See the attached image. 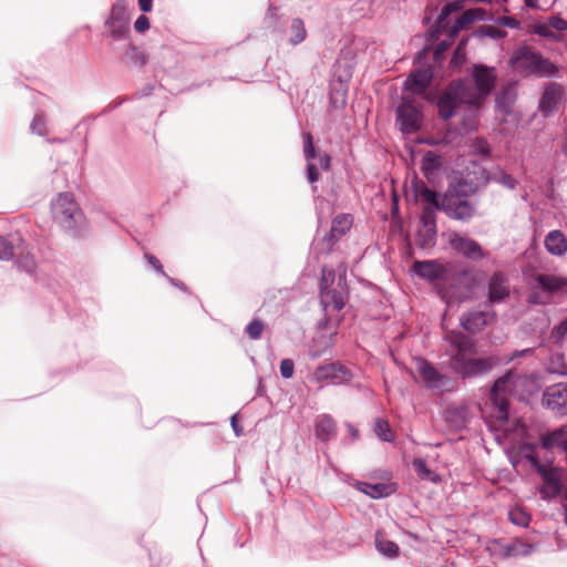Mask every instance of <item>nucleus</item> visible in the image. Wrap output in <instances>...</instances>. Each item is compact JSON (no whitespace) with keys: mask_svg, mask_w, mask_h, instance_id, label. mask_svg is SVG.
Segmentation results:
<instances>
[{"mask_svg":"<svg viewBox=\"0 0 567 567\" xmlns=\"http://www.w3.org/2000/svg\"><path fill=\"white\" fill-rule=\"evenodd\" d=\"M494 68L474 65L472 80H458L450 83L437 102L440 116L451 118L458 106L468 104L477 106L491 93L495 85Z\"/></svg>","mask_w":567,"mask_h":567,"instance_id":"f257e3e1","label":"nucleus"},{"mask_svg":"<svg viewBox=\"0 0 567 567\" xmlns=\"http://www.w3.org/2000/svg\"><path fill=\"white\" fill-rule=\"evenodd\" d=\"M445 341L449 343L445 349L449 357L447 367L462 379L484 375L498 363L496 357L474 358L476 342L460 331L449 332Z\"/></svg>","mask_w":567,"mask_h":567,"instance_id":"f03ea898","label":"nucleus"},{"mask_svg":"<svg viewBox=\"0 0 567 567\" xmlns=\"http://www.w3.org/2000/svg\"><path fill=\"white\" fill-rule=\"evenodd\" d=\"M463 8V0L447 2L426 35H457L460 32L468 31L474 22L486 18V11L482 8L468 9L458 14Z\"/></svg>","mask_w":567,"mask_h":567,"instance_id":"7ed1b4c3","label":"nucleus"},{"mask_svg":"<svg viewBox=\"0 0 567 567\" xmlns=\"http://www.w3.org/2000/svg\"><path fill=\"white\" fill-rule=\"evenodd\" d=\"M53 220L71 235H78L84 225V216L71 193H60L51 202Z\"/></svg>","mask_w":567,"mask_h":567,"instance_id":"20e7f679","label":"nucleus"},{"mask_svg":"<svg viewBox=\"0 0 567 567\" xmlns=\"http://www.w3.org/2000/svg\"><path fill=\"white\" fill-rule=\"evenodd\" d=\"M511 64L515 71L522 74H533L539 78H551L558 71L554 63L526 47L514 53Z\"/></svg>","mask_w":567,"mask_h":567,"instance_id":"39448f33","label":"nucleus"},{"mask_svg":"<svg viewBox=\"0 0 567 567\" xmlns=\"http://www.w3.org/2000/svg\"><path fill=\"white\" fill-rule=\"evenodd\" d=\"M533 287L528 296V302L533 305H546L550 301L553 293L567 286V279L547 274L533 276Z\"/></svg>","mask_w":567,"mask_h":567,"instance_id":"423d86ee","label":"nucleus"},{"mask_svg":"<svg viewBox=\"0 0 567 567\" xmlns=\"http://www.w3.org/2000/svg\"><path fill=\"white\" fill-rule=\"evenodd\" d=\"M522 381L520 375L509 371L494 382L491 389L489 399L496 408V417L505 421L508 417V400L506 393Z\"/></svg>","mask_w":567,"mask_h":567,"instance_id":"0eeeda50","label":"nucleus"},{"mask_svg":"<svg viewBox=\"0 0 567 567\" xmlns=\"http://www.w3.org/2000/svg\"><path fill=\"white\" fill-rule=\"evenodd\" d=\"M415 370L419 374V379L429 390L447 392L453 389L452 379L439 371L427 360L417 358L415 360Z\"/></svg>","mask_w":567,"mask_h":567,"instance_id":"6e6552de","label":"nucleus"},{"mask_svg":"<svg viewBox=\"0 0 567 567\" xmlns=\"http://www.w3.org/2000/svg\"><path fill=\"white\" fill-rule=\"evenodd\" d=\"M533 468L537 471L543 480V486L540 494L544 498H550L560 493V475L558 468L551 464H543L534 454H527L525 456Z\"/></svg>","mask_w":567,"mask_h":567,"instance_id":"1a4fd4ad","label":"nucleus"},{"mask_svg":"<svg viewBox=\"0 0 567 567\" xmlns=\"http://www.w3.org/2000/svg\"><path fill=\"white\" fill-rule=\"evenodd\" d=\"M303 154L307 161V178L309 183L313 184L319 179L318 167L322 171H328L331 158L327 153L317 154L310 133L303 135Z\"/></svg>","mask_w":567,"mask_h":567,"instance_id":"9d476101","label":"nucleus"},{"mask_svg":"<svg viewBox=\"0 0 567 567\" xmlns=\"http://www.w3.org/2000/svg\"><path fill=\"white\" fill-rule=\"evenodd\" d=\"M422 124V113L410 102H403L396 109V125L405 134L415 133Z\"/></svg>","mask_w":567,"mask_h":567,"instance_id":"9b49d317","label":"nucleus"},{"mask_svg":"<svg viewBox=\"0 0 567 567\" xmlns=\"http://www.w3.org/2000/svg\"><path fill=\"white\" fill-rule=\"evenodd\" d=\"M543 404L558 415H567V383H556L546 388Z\"/></svg>","mask_w":567,"mask_h":567,"instance_id":"f8f14e48","label":"nucleus"},{"mask_svg":"<svg viewBox=\"0 0 567 567\" xmlns=\"http://www.w3.org/2000/svg\"><path fill=\"white\" fill-rule=\"evenodd\" d=\"M494 555L503 558L527 556L534 550V546L519 538H514L508 542L495 540L489 547Z\"/></svg>","mask_w":567,"mask_h":567,"instance_id":"ddd939ff","label":"nucleus"},{"mask_svg":"<svg viewBox=\"0 0 567 567\" xmlns=\"http://www.w3.org/2000/svg\"><path fill=\"white\" fill-rule=\"evenodd\" d=\"M442 210L453 219L468 220L474 216L475 207L467 199L449 195L442 199Z\"/></svg>","mask_w":567,"mask_h":567,"instance_id":"4468645a","label":"nucleus"},{"mask_svg":"<svg viewBox=\"0 0 567 567\" xmlns=\"http://www.w3.org/2000/svg\"><path fill=\"white\" fill-rule=\"evenodd\" d=\"M106 25L111 35H125L130 32V18L124 0H116L112 6Z\"/></svg>","mask_w":567,"mask_h":567,"instance_id":"2eb2a0df","label":"nucleus"},{"mask_svg":"<svg viewBox=\"0 0 567 567\" xmlns=\"http://www.w3.org/2000/svg\"><path fill=\"white\" fill-rule=\"evenodd\" d=\"M449 243L454 250L468 259L481 260L486 256L481 245L465 235L452 233Z\"/></svg>","mask_w":567,"mask_h":567,"instance_id":"dca6fc26","label":"nucleus"},{"mask_svg":"<svg viewBox=\"0 0 567 567\" xmlns=\"http://www.w3.org/2000/svg\"><path fill=\"white\" fill-rule=\"evenodd\" d=\"M494 312L472 310L461 316V326L470 333H477L494 319Z\"/></svg>","mask_w":567,"mask_h":567,"instance_id":"f3484780","label":"nucleus"},{"mask_svg":"<svg viewBox=\"0 0 567 567\" xmlns=\"http://www.w3.org/2000/svg\"><path fill=\"white\" fill-rule=\"evenodd\" d=\"M487 290V297L491 303L504 301L509 296L508 279L501 271L494 272L488 279Z\"/></svg>","mask_w":567,"mask_h":567,"instance_id":"a211bd4d","label":"nucleus"},{"mask_svg":"<svg viewBox=\"0 0 567 567\" xmlns=\"http://www.w3.org/2000/svg\"><path fill=\"white\" fill-rule=\"evenodd\" d=\"M563 99V87L557 83H549L539 101V110L544 116L550 115L557 110Z\"/></svg>","mask_w":567,"mask_h":567,"instance_id":"6ab92c4d","label":"nucleus"},{"mask_svg":"<svg viewBox=\"0 0 567 567\" xmlns=\"http://www.w3.org/2000/svg\"><path fill=\"white\" fill-rule=\"evenodd\" d=\"M413 270L427 280L443 279L446 276L445 267L436 260H416L413 264Z\"/></svg>","mask_w":567,"mask_h":567,"instance_id":"aec40b11","label":"nucleus"},{"mask_svg":"<svg viewBox=\"0 0 567 567\" xmlns=\"http://www.w3.org/2000/svg\"><path fill=\"white\" fill-rule=\"evenodd\" d=\"M432 80V74L429 70H417L412 72L404 82L405 90L413 94H422Z\"/></svg>","mask_w":567,"mask_h":567,"instance_id":"412c9836","label":"nucleus"},{"mask_svg":"<svg viewBox=\"0 0 567 567\" xmlns=\"http://www.w3.org/2000/svg\"><path fill=\"white\" fill-rule=\"evenodd\" d=\"M348 375V370L342 365L330 363L319 367L315 377L318 381H329L331 383H339Z\"/></svg>","mask_w":567,"mask_h":567,"instance_id":"4be33fe9","label":"nucleus"},{"mask_svg":"<svg viewBox=\"0 0 567 567\" xmlns=\"http://www.w3.org/2000/svg\"><path fill=\"white\" fill-rule=\"evenodd\" d=\"M320 299L326 310L333 309L339 311L346 305V298L342 291H338L326 286H321Z\"/></svg>","mask_w":567,"mask_h":567,"instance_id":"5701e85b","label":"nucleus"},{"mask_svg":"<svg viewBox=\"0 0 567 567\" xmlns=\"http://www.w3.org/2000/svg\"><path fill=\"white\" fill-rule=\"evenodd\" d=\"M352 223H353V219H352L351 215H348V214L338 215L332 220L331 229L324 239L328 240L329 243L333 244L336 240L341 238L348 230H350Z\"/></svg>","mask_w":567,"mask_h":567,"instance_id":"b1692460","label":"nucleus"},{"mask_svg":"<svg viewBox=\"0 0 567 567\" xmlns=\"http://www.w3.org/2000/svg\"><path fill=\"white\" fill-rule=\"evenodd\" d=\"M442 167L441 156L434 151H427L423 155L421 171L427 181H433Z\"/></svg>","mask_w":567,"mask_h":567,"instance_id":"393cba45","label":"nucleus"},{"mask_svg":"<svg viewBox=\"0 0 567 567\" xmlns=\"http://www.w3.org/2000/svg\"><path fill=\"white\" fill-rule=\"evenodd\" d=\"M542 446L545 450L557 447L567 452V427H560L543 435Z\"/></svg>","mask_w":567,"mask_h":567,"instance_id":"a878e982","label":"nucleus"},{"mask_svg":"<svg viewBox=\"0 0 567 567\" xmlns=\"http://www.w3.org/2000/svg\"><path fill=\"white\" fill-rule=\"evenodd\" d=\"M546 249L555 256H563L567 251V239L560 230H551L545 238Z\"/></svg>","mask_w":567,"mask_h":567,"instance_id":"bb28decb","label":"nucleus"},{"mask_svg":"<svg viewBox=\"0 0 567 567\" xmlns=\"http://www.w3.org/2000/svg\"><path fill=\"white\" fill-rule=\"evenodd\" d=\"M535 35H554L553 30L567 31V20L560 17H551L547 22H536L533 25Z\"/></svg>","mask_w":567,"mask_h":567,"instance_id":"cd10ccee","label":"nucleus"},{"mask_svg":"<svg viewBox=\"0 0 567 567\" xmlns=\"http://www.w3.org/2000/svg\"><path fill=\"white\" fill-rule=\"evenodd\" d=\"M355 486L358 491L374 499L386 497L393 492L392 486L384 483L370 484L367 482H358Z\"/></svg>","mask_w":567,"mask_h":567,"instance_id":"c85d7f7f","label":"nucleus"},{"mask_svg":"<svg viewBox=\"0 0 567 567\" xmlns=\"http://www.w3.org/2000/svg\"><path fill=\"white\" fill-rule=\"evenodd\" d=\"M316 435L322 442H328L336 435V422L330 415L319 417L316 423Z\"/></svg>","mask_w":567,"mask_h":567,"instance_id":"c756f323","label":"nucleus"},{"mask_svg":"<svg viewBox=\"0 0 567 567\" xmlns=\"http://www.w3.org/2000/svg\"><path fill=\"white\" fill-rule=\"evenodd\" d=\"M125 48V52L122 56L125 63L138 66H143L146 63L148 55L142 49L131 43H126Z\"/></svg>","mask_w":567,"mask_h":567,"instance_id":"7c9ffc66","label":"nucleus"},{"mask_svg":"<svg viewBox=\"0 0 567 567\" xmlns=\"http://www.w3.org/2000/svg\"><path fill=\"white\" fill-rule=\"evenodd\" d=\"M415 196L417 199L427 204L425 207L442 209V200L439 199L437 193L425 187L423 184L415 186Z\"/></svg>","mask_w":567,"mask_h":567,"instance_id":"2f4dec72","label":"nucleus"},{"mask_svg":"<svg viewBox=\"0 0 567 567\" xmlns=\"http://www.w3.org/2000/svg\"><path fill=\"white\" fill-rule=\"evenodd\" d=\"M375 547L381 555L388 558H395L399 555V546L394 542L385 539L380 530L375 533Z\"/></svg>","mask_w":567,"mask_h":567,"instance_id":"473e14b6","label":"nucleus"},{"mask_svg":"<svg viewBox=\"0 0 567 567\" xmlns=\"http://www.w3.org/2000/svg\"><path fill=\"white\" fill-rule=\"evenodd\" d=\"M22 243L20 238L10 240L7 237L0 236V259L11 260L17 255Z\"/></svg>","mask_w":567,"mask_h":567,"instance_id":"72a5a7b5","label":"nucleus"},{"mask_svg":"<svg viewBox=\"0 0 567 567\" xmlns=\"http://www.w3.org/2000/svg\"><path fill=\"white\" fill-rule=\"evenodd\" d=\"M30 131L39 136H45L48 130V116L43 111H37L31 123Z\"/></svg>","mask_w":567,"mask_h":567,"instance_id":"f704fd0d","label":"nucleus"},{"mask_svg":"<svg viewBox=\"0 0 567 567\" xmlns=\"http://www.w3.org/2000/svg\"><path fill=\"white\" fill-rule=\"evenodd\" d=\"M460 286H462L463 288H458L454 295L458 298V299H465L468 297V295L471 293L472 291V288H473V284H472V278H471V275L470 272L467 271H461L460 274H457L456 278L454 279Z\"/></svg>","mask_w":567,"mask_h":567,"instance_id":"c9c22d12","label":"nucleus"},{"mask_svg":"<svg viewBox=\"0 0 567 567\" xmlns=\"http://www.w3.org/2000/svg\"><path fill=\"white\" fill-rule=\"evenodd\" d=\"M436 241V227L421 226L417 230V243L422 248L433 247Z\"/></svg>","mask_w":567,"mask_h":567,"instance_id":"e433bc0d","label":"nucleus"},{"mask_svg":"<svg viewBox=\"0 0 567 567\" xmlns=\"http://www.w3.org/2000/svg\"><path fill=\"white\" fill-rule=\"evenodd\" d=\"M491 181L501 184L502 186L514 189L517 185V181L509 174H507L504 169L497 168L495 169L489 177Z\"/></svg>","mask_w":567,"mask_h":567,"instance_id":"4c0bfd02","label":"nucleus"},{"mask_svg":"<svg viewBox=\"0 0 567 567\" xmlns=\"http://www.w3.org/2000/svg\"><path fill=\"white\" fill-rule=\"evenodd\" d=\"M14 257H17V264L19 268L23 269L29 274L34 272L37 264L33 256L29 254L24 255L23 249L20 247Z\"/></svg>","mask_w":567,"mask_h":567,"instance_id":"58836bf2","label":"nucleus"},{"mask_svg":"<svg viewBox=\"0 0 567 567\" xmlns=\"http://www.w3.org/2000/svg\"><path fill=\"white\" fill-rule=\"evenodd\" d=\"M374 432L377 436L384 442H392L394 440L393 432L390 424L382 419H378L374 423Z\"/></svg>","mask_w":567,"mask_h":567,"instance_id":"ea45409f","label":"nucleus"},{"mask_svg":"<svg viewBox=\"0 0 567 567\" xmlns=\"http://www.w3.org/2000/svg\"><path fill=\"white\" fill-rule=\"evenodd\" d=\"M468 38H462L461 42L457 44L456 49L453 52L451 64L455 68L461 66L466 59L465 49L467 45Z\"/></svg>","mask_w":567,"mask_h":567,"instance_id":"a19ab883","label":"nucleus"},{"mask_svg":"<svg viewBox=\"0 0 567 567\" xmlns=\"http://www.w3.org/2000/svg\"><path fill=\"white\" fill-rule=\"evenodd\" d=\"M264 329H265L264 322L259 319H254L246 327V333L249 336L250 339L258 340L261 338Z\"/></svg>","mask_w":567,"mask_h":567,"instance_id":"79ce46f5","label":"nucleus"},{"mask_svg":"<svg viewBox=\"0 0 567 567\" xmlns=\"http://www.w3.org/2000/svg\"><path fill=\"white\" fill-rule=\"evenodd\" d=\"M509 519L517 526H527L529 523V516L524 511L514 508L509 513Z\"/></svg>","mask_w":567,"mask_h":567,"instance_id":"37998d69","label":"nucleus"},{"mask_svg":"<svg viewBox=\"0 0 567 567\" xmlns=\"http://www.w3.org/2000/svg\"><path fill=\"white\" fill-rule=\"evenodd\" d=\"M435 210H436V208H433V207H424L423 208L421 219H420L421 226L436 227Z\"/></svg>","mask_w":567,"mask_h":567,"instance_id":"c03bdc74","label":"nucleus"},{"mask_svg":"<svg viewBox=\"0 0 567 567\" xmlns=\"http://www.w3.org/2000/svg\"><path fill=\"white\" fill-rule=\"evenodd\" d=\"M567 336V317L551 330V338L556 342H561Z\"/></svg>","mask_w":567,"mask_h":567,"instance_id":"a18cd8bd","label":"nucleus"},{"mask_svg":"<svg viewBox=\"0 0 567 567\" xmlns=\"http://www.w3.org/2000/svg\"><path fill=\"white\" fill-rule=\"evenodd\" d=\"M412 465H413L414 470L416 471V473L422 478H429L430 477L431 470L429 468L426 462L423 458H414L413 462H412Z\"/></svg>","mask_w":567,"mask_h":567,"instance_id":"49530a36","label":"nucleus"},{"mask_svg":"<svg viewBox=\"0 0 567 567\" xmlns=\"http://www.w3.org/2000/svg\"><path fill=\"white\" fill-rule=\"evenodd\" d=\"M295 364L290 359H284L280 362V373L285 379H289L293 375Z\"/></svg>","mask_w":567,"mask_h":567,"instance_id":"de8ad7c7","label":"nucleus"},{"mask_svg":"<svg viewBox=\"0 0 567 567\" xmlns=\"http://www.w3.org/2000/svg\"><path fill=\"white\" fill-rule=\"evenodd\" d=\"M134 29L137 33H143L150 29V20L146 16H140L135 23Z\"/></svg>","mask_w":567,"mask_h":567,"instance_id":"09e8293b","label":"nucleus"},{"mask_svg":"<svg viewBox=\"0 0 567 567\" xmlns=\"http://www.w3.org/2000/svg\"><path fill=\"white\" fill-rule=\"evenodd\" d=\"M145 258L158 274H161L164 277H167L166 272L163 269V266L155 256L151 254H145Z\"/></svg>","mask_w":567,"mask_h":567,"instance_id":"8fccbe9b","label":"nucleus"},{"mask_svg":"<svg viewBox=\"0 0 567 567\" xmlns=\"http://www.w3.org/2000/svg\"><path fill=\"white\" fill-rule=\"evenodd\" d=\"M472 35H503L497 29L493 27H482L478 30L474 31Z\"/></svg>","mask_w":567,"mask_h":567,"instance_id":"3c124183","label":"nucleus"},{"mask_svg":"<svg viewBox=\"0 0 567 567\" xmlns=\"http://www.w3.org/2000/svg\"><path fill=\"white\" fill-rule=\"evenodd\" d=\"M497 23L502 27L517 28L518 21L512 17H501L497 19Z\"/></svg>","mask_w":567,"mask_h":567,"instance_id":"603ef678","label":"nucleus"},{"mask_svg":"<svg viewBox=\"0 0 567 567\" xmlns=\"http://www.w3.org/2000/svg\"><path fill=\"white\" fill-rule=\"evenodd\" d=\"M451 47L450 41H443L434 51V60L440 61L441 55L445 50H447Z\"/></svg>","mask_w":567,"mask_h":567,"instance_id":"864d4df0","label":"nucleus"},{"mask_svg":"<svg viewBox=\"0 0 567 567\" xmlns=\"http://www.w3.org/2000/svg\"><path fill=\"white\" fill-rule=\"evenodd\" d=\"M475 147L477 152L481 153L482 155H487L489 153V147L487 143H485L484 141H478Z\"/></svg>","mask_w":567,"mask_h":567,"instance_id":"5fc2aeb1","label":"nucleus"},{"mask_svg":"<svg viewBox=\"0 0 567 567\" xmlns=\"http://www.w3.org/2000/svg\"><path fill=\"white\" fill-rule=\"evenodd\" d=\"M532 352H533L532 349L516 350L512 353V355L507 359V361H512L518 357L532 354Z\"/></svg>","mask_w":567,"mask_h":567,"instance_id":"6e6d98bb","label":"nucleus"},{"mask_svg":"<svg viewBox=\"0 0 567 567\" xmlns=\"http://www.w3.org/2000/svg\"><path fill=\"white\" fill-rule=\"evenodd\" d=\"M138 6L143 12H148L152 10L153 0H138Z\"/></svg>","mask_w":567,"mask_h":567,"instance_id":"4d7b16f0","label":"nucleus"},{"mask_svg":"<svg viewBox=\"0 0 567 567\" xmlns=\"http://www.w3.org/2000/svg\"><path fill=\"white\" fill-rule=\"evenodd\" d=\"M475 187H473L472 185H467V184H462V183H458L456 186H455V192L458 194V193H465V192H474Z\"/></svg>","mask_w":567,"mask_h":567,"instance_id":"13d9d810","label":"nucleus"},{"mask_svg":"<svg viewBox=\"0 0 567 567\" xmlns=\"http://www.w3.org/2000/svg\"><path fill=\"white\" fill-rule=\"evenodd\" d=\"M166 278H167V279L169 280V282H172L175 287H177V288H179V289H182V290H186V287H185V285H184L182 281H178V280H176V279H174V278H171V277H168V276H167Z\"/></svg>","mask_w":567,"mask_h":567,"instance_id":"bf43d9fd","label":"nucleus"},{"mask_svg":"<svg viewBox=\"0 0 567 567\" xmlns=\"http://www.w3.org/2000/svg\"><path fill=\"white\" fill-rule=\"evenodd\" d=\"M230 421H231V426H233L236 435L239 436L241 431L238 429L236 415H233Z\"/></svg>","mask_w":567,"mask_h":567,"instance_id":"052dcab7","label":"nucleus"},{"mask_svg":"<svg viewBox=\"0 0 567 567\" xmlns=\"http://www.w3.org/2000/svg\"><path fill=\"white\" fill-rule=\"evenodd\" d=\"M524 2L529 8H535L537 6V0H524Z\"/></svg>","mask_w":567,"mask_h":567,"instance_id":"680f3d73","label":"nucleus"},{"mask_svg":"<svg viewBox=\"0 0 567 567\" xmlns=\"http://www.w3.org/2000/svg\"><path fill=\"white\" fill-rule=\"evenodd\" d=\"M305 38H290L291 44L297 45L299 44Z\"/></svg>","mask_w":567,"mask_h":567,"instance_id":"e2e57ef3","label":"nucleus"},{"mask_svg":"<svg viewBox=\"0 0 567 567\" xmlns=\"http://www.w3.org/2000/svg\"><path fill=\"white\" fill-rule=\"evenodd\" d=\"M349 431L353 437H358V431L352 425H349Z\"/></svg>","mask_w":567,"mask_h":567,"instance_id":"0e129e2a","label":"nucleus"},{"mask_svg":"<svg viewBox=\"0 0 567 567\" xmlns=\"http://www.w3.org/2000/svg\"><path fill=\"white\" fill-rule=\"evenodd\" d=\"M48 142L49 143H62V142H64V140L63 138H50V140H48Z\"/></svg>","mask_w":567,"mask_h":567,"instance_id":"69168bd1","label":"nucleus"},{"mask_svg":"<svg viewBox=\"0 0 567 567\" xmlns=\"http://www.w3.org/2000/svg\"><path fill=\"white\" fill-rule=\"evenodd\" d=\"M300 25H301V21H300V20H295V21H293V24H292V27H293V28H296V29H297V28H299Z\"/></svg>","mask_w":567,"mask_h":567,"instance_id":"338daca9","label":"nucleus"},{"mask_svg":"<svg viewBox=\"0 0 567 567\" xmlns=\"http://www.w3.org/2000/svg\"><path fill=\"white\" fill-rule=\"evenodd\" d=\"M424 20H425V23H426V24H429V23H430V17H429V16H426Z\"/></svg>","mask_w":567,"mask_h":567,"instance_id":"774afa93","label":"nucleus"}]
</instances>
